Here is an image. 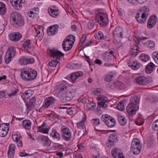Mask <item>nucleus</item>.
Returning <instances> with one entry per match:
<instances>
[{"label": "nucleus", "instance_id": "1", "mask_svg": "<svg viewBox=\"0 0 158 158\" xmlns=\"http://www.w3.org/2000/svg\"><path fill=\"white\" fill-rule=\"evenodd\" d=\"M21 77L23 80L31 81L36 77L37 72L31 68L26 67L21 70Z\"/></svg>", "mask_w": 158, "mask_h": 158}, {"label": "nucleus", "instance_id": "2", "mask_svg": "<svg viewBox=\"0 0 158 158\" xmlns=\"http://www.w3.org/2000/svg\"><path fill=\"white\" fill-rule=\"evenodd\" d=\"M10 19L13 26L16 27L22 26L24 23L23 18L18 12H14L12 13Z\"/></svg>", "mask_w": 158, "mask_h": 158}, {"label": "nucleus", "instance_id": "3", "mask_svg": "<svg viewBox=\"0 0 158 158\" xmlns=\"http://www.w3.org/2000/svg\"><path fill=\"white\" fill-rule=\"evenodd\" d=\"M135 17L137 21L141 24L144 23L148 15L149 9L145 6L141 8Z\"/></svg>", "mask_w": 158, "mask_h": 158}, {"label": "nucleus", "instance_id": "4", "mask_svg": "<svg viewBox=\"0 0 158 158\" xmlns=\"http://www.w3.org/2000/svg\"><path fill=\"white\" fill-rule=\"evenodd\" d=\"M139 101L137 96H134L130 98V103H129V116L135 115L138 109L137 104Z\"/></svg>", "mask_w": 158, "mask_h": 158}, {"label": "nucleus", "instance_id": "5", "mask_svg": "<svg viewBox=\"0 0 158 158\" xmlns=\"http://www.w3.org/2000/svg\"><path fill=\"white\" fill-rule=\"evenodd\" d=\"M142 147V143L140 140L137 138L134 139L131 144V151L134 155L139 154L141 151Z\"/></svg>", "mask_w": 158, "mask_h": 158}, {"label": "nucleus", "instance_id": "6", "mask_svg": "<svg viewBox=\"0 0 158 158\" xmlns=\"http://www.w3.org/2000/svg\"><path fill=\"white\" fill-rule=\"evenodd\" d=\"M96 21L99 23L102 27H105L108 25L109 22L108 15L106 13L100 12L96 15Z\"/></svg>", "mask_w": 158, "mask_h": 158}, {"label": "nucleus", "instance_id": "7", "mask_svg": "<svg viewBox=\"0 0 158 158\" xmlns=\"http://www.w3.org/2000/svg\"><path fill=\"white\" fill-rule=\"evenodd\" d=\"M123 29L120 27H116L113 31V41L114 44H118L120 42V39L123 37Z\"/></svg>", "mask_w": 158, "mask_h": 158}, {"label": "nucleus", "instance_id": "8", "mask_svg": "<svg viewBox=\"0 0 158 158\" xmlns=\"http://www.w3.org/2000/svg\"><path fill=\"white\" fill-rule=\"evenodd\" d=\"M148 39V38L146 37H142L139 39H137L136 38H135V39H134V40L135 41V45H134L131 50V57L130 59H135V57L138 55V52H139V49L138 47L136 46V45L138 44L139 42V40L140 41L142 40H145Z\"/></svg>", "mask_w": 158, "mask_h": 158}, {"label": "nucleus", "instance_id": "9", "mask_svg": "<svg viewBox=\"0 0 158 158\" xmlns=\"http://www.w3.org/2000/svg\"><path fill=\"white\" fill-rule=\"evenodd\" d=\"M102 120L104 122L106 125L109 127H112L116 125L115 120L112 117L107 115H103L101 117Z\"/></svg>", "mask_w": 158, "mask_h": 158}, {"label": "nucleus", "instance_id": "10", "mask_svg": "<svg viewBox=\"0 0 158 158\" xmlns=\"http://www.w3.org/2000/svg\"><path fill=\"white\" fill-rule=\"evenodd\" d=\"M98 101V108H106L107 106V103L108 102V99L105 96L99 95L97 98Z\"/></svg>", "mask_w": 158, "mask_h": 158}, {"label": "nucleus", "instance_id": "11", "mask_svg": "<svg viewBox=\"0 0 158 158\" xmlns=\"http://www.w3.org/2000/svg\"><path fill=\"white\" fill-rule=\"evenodd\" d=\"M15 49L13 47L8 48L5 57V62L9 63L11 60V58L14 57L15 53Z\"/></svg>", "mask_w": 158, "mask_h": 158}, {"label": "nucleus", "instance_id": "12", "mask_svg": "<svg viewBox=\"0 0 158 158\" xmlns=\"http://www.w3.org/2000/svg\"><path fill=\"white\" fill-rule=\"evenodd\" d=\"M76 93L75 89H71L68 90L65 96H64V98L61 101L63 102H66L67 101H69L72 100L74 97Z\"/></svg>", "mask_w": 158, "mask_h": 158}, {"label": "nucleus", "instance_id": "13", "mask_svg": "<svg viewBox=\"0 0 158 158\" xmlns=\"http://www.w3.org/2000/svg\"><path fill=\"white\" fill-rule=\"evenodd\" d=\"M49 54L50 56L54 58H56V60H60V57H63L64 54L61 52L57 50L56 49H51L49 50Z\"/></svg>", "mask_w": 158, "mask_h": 158}, {"label": "nucleus", "instance_id": "14", "mask_svg": "<svg viewBox=\"0 0 158 158\" xmlns=\"http://www.w3.org/2000/svg\"><path fill=\"white\" fill-rule=\"evenodd\" d=\"M48 11L50 15L53 17L56 18L59 15V10L56 6H52L48 8Z\"/></svg>", "mask_w": 158, "mask_h": 158}, {"label": "nucleus", "instance_id": "15", "mask_svg": "<svg viewBox=\"0 0 158 158\" xmlns=\"http://www.w3.org/2000/svg\"><path fill=\"white\" fill-rule=\"evenodd\" d=\"M117 136L114 133L111 134L108 138L106 145L108 147H110L113 146L115 143L117 141Z\"/></svg>", "mask_w": 158, "mask_h": 158}, {"label": "nucleus", "instance_id": "16", "mask_svg": "<svg viewBox=\"0 0 158 158\" xmlns=\"http://www.w3.org/2000/svg\"><path fill=\"white\" fill-rule=\"evenodd\" d=\"M73 43L66 38L63 42L62 46L63 49L65 51L70 50L73 47Z\"/></svg>", "mask_w": 158, "mask_h": 158}, {"label": "nucleus", "instance_id": "17", "mask_svg": "<svg viewBox=\"0 0 158 158\" xmlns=\"http://www.w3.org/2000/svg\"><path fill=\"white\" fill-rule=\"evenodd\" d=\"M112 156L113 157H116L117 156L118 158H125L122 151L117 148L113 149L111 151Z\"/></svg>", "mask_w": 158, "mask_h": 158}, {"label": "nucleus", "instance_id": "18", "mask_svg": "<svg viewBox=\"0 0 158 158\" xmlns=\"http://www.w3.org/2000/svg\"><path fill=\"white\" fill-rule=\"evenodd\" d=\"M56 99L52 97H50L46 99L43 106L45 108H47L51 105H52L55 102Z\"/></svg>", "mask_w": 158, "mask_h": 158}, {"label": "nucleus", "instance_id": "19", "mask_svg": "<svg viewBox=\"0 0 158 158\" xmlns=\"http://www.w3.org/2000/svg\"><path fill=\"white\" fill-rule=\"evenodd\" d=\"M140 64L136 61L135 59H130L129 60V67L133 70H137L140 68Z\"/></svg>", "mask_w": 158, "mask_h": 158}, {"label": "nucleus", "instance_id": "20", "mask_svg": "<svg viewBox=\"0 0 158 158\" xmlns=\"http://www.w3.org/2000/svg\"><path fill=\"white\" fill-rule=\"evenodd\" d=\"M14 8L16 10H20L22 7V4L23 3V0H10Z\"/></svg>", "mask_w": 158, "mask_h": 158}, {"label": "nucleus", "instance_id": "21", "mask_svg": "<svg viewBox=\"0 0 158 158\" xmlns=\"http://www.w3.org/2000/svg\"><path fill=\"white\" fill-rule=\"evenodd\" d=\"M59 26L57 24L49 27L47 29V32L49 35H53L56 34L58 30Z\"/></svg>", "mask_w": 158, "mask_h": 158}, {"label": "nucleus", "instance_id": "22", "mask_svg": "<svg viewBox=\"0 0 158 158\" xmlns=\"http://www.w3.org/2000/svg\"><path fill=\"white\" fill-rule=\"evenodd\" d=\"M9 128L7 127L5 123H2L0 125V136L5 137L7 134Z\"/></svg>", "mask_w": 158, "mask_h": 158}, {"label": "nucleus", "instance_id": "23", "mask_svg": "<svg viewBox=\"0 0 158 158\" xmlns=\"http://www.w3.org/2000/svg\"><path fill=\"white\" fill-rule=\"evenodd\" d=\"M157 21V16L155 15H152L149 19L147 24L149 28L153 27L156 24Z\"/></svg>", "mask_w": 158, "mask_h": 158}, {"label": "nucleus", "instance_id": "24", "mask_svg": "<svg viewBox=\"0 0 158 158\" xmlns=\"http://www.w3.org/2000/svg\"><path fill=\"white\" fill-rule=\"evenodd\" d=\"M15 148V144H11L10 145L7 152L8 156L9 158H12L13 157Z\"/></svg>", "mask_w": 158, "mask_h": 158}, {"label": "nucleus", "instance_id": "25", "mask_svg": "<svg viewBox=\"0 0 158 158\" xmlns=\"http://www.w3.org/2000/svg\"><path fill=\"white\" fill-rule=\"evenodd\" d=\"M22 37V35L18 32H15L10 34V40L16 41L19 40Z\"/></svg>", "mask_w": 158, "mask_h": 158}, {"label": "nucleus", "instance_id": "26", "mask_svg": "<svg viewBox=\"0 0 158 158\" xmlns=\"http://www.w3.org/2000/svg\"><path fill=\"white\" fill-rule=\"evenodd\" d=\"M83 75V73L81 71L75 72L72 74L70 77L71 79L73 82H74L76 79L78 77Z\"/></svg>", "mask_w": 158, "mask_h": 158}, {"label": "nucleus", "instance_id": "27", "mask_svg": "<svg viewBox=\"0 0 158 158\" xmlns=\"http://www.w3.org/2000/svg\"><path fill=\"white\" fill-rule=\"evenodd\" d=\"M136 81L137 83L140 85H146L148 83L146 79L143 76L138 77Z\"/></svg>", "mask_w": 158, "mask_h": 158}, {"label": "nucleus", "instance_id": "28", "mask_svg": "<svg viewBox=\"0 0 158 158\" xmlns=\"http://www.w3.org/2000/svg\"><path fill=\"white\" fill-rule=\"evenodd\" d=\"M38 139L44 146L48 145L49 142L48 138L46 136H40L38 137Z\"/></svg>", "mask_w": 158, "mask_h": 158}, {"label": "nucleus", "instance_id": "29", "mask_svg": "<svg viewBox=\"0 0 158 158\" xmlns=\"http://www.w3.org/2000/svg\"><path fill=\"white\" fill-rule=\"evenodd\" d=\"M50 136L54 139H56L57 140L59 141L60 139V134L54 128L52 129V131L50 134Z\"/></svg>", "mask_w": 158, "mask_h": 158}, {"label": "nucleus", "instance_id": "30", "mask_svg": "<svg viewBox=\"0 0 158 158\" xmlns=\"http://www.w3.org/2000/svg\"><path fill=\"white\" fill-rule=\"evenodd\" d=\"M155 67V64L152 62H150L145 68V72L148 74L152 73Z\"/></svg>", "mask_w": 158, "mask_h": 158}, {"label": "nucleus", "instance_id": "31", "mask_svg": "<svg viewBox=\"0 0 158 158\" xmlns=\"http://www.w3.org/2000/svg\"><path fill=\"white\" fill-rule=\"evenodd\" d=\"M31 122L28 120H24L22 122V125L23 127L27 130H29L31 127Z\"/></svg>", "mask_w": 158, "mask_h": 158}, {"label": "nucleus", "instance_id": "32", "mask_svg": "<svg viewBox=\"0 0 158 158\" xmlns=\"http://www.w3.org/2000/svg\"><path fill=\"white\" fill-rule=\"evenodd\" d=\"M147 1V0H129V3L133 5L142 4Z\"/></svg>", "mask_w": 158, "mask_h": 158}, {"label": "nucleus", "instance_id": "33", "mask_svg": "<svg viewBox=\"0 0 158 158\" xmlns=\"http://www.w3.org/2000/svg\"><path fill=\"white\" fill-rule=\"evenodd\" d=\"M118 120L119 123L122 125H125L127 122V120L123 116L118 115Z\"/></svg>", "mask_w": 158, "mask_h": 158}, {"label": "nucleus", "instance_id": "34", "mask_svg": "<svg viewBox=\"0 0 158 158\" xmlns=\"http://www.w3.org/2000/svg\"><path fill=\"white\" fill-rule=\"evenodd\" d=\"M94 36L98 40H104L106 38V36H104L103 33L101 31H99L97 33H96Z\"/></svg>", "mask_w": 158, "mask_h": 158}, {"label": "nucleus", "instance_id": "35", "mask_svg": "<svg viewBox=\"0 0 158 158\" xmlns=\"http://www.w3.org/2000/svg\"><path fill=\"white\" fill-rule=\"evenodd\" d=\"M31 45L30 40H27L23 43L22 47L24 50H27L30 47Z\"/></svg>", "mask_w": 158, "mask_h": 158}, {"label": "nucleus", "instance_id": "36", "mask_svg": "<svg viewBox=\"0 0 158 158\" xmlns=\"http://www.w3.org/2000/svg\"><path fill=\"white\" fill-rule=\"evenodd\" d=\"M6 9L5 7V4L2 2H0V14L4 15L6 12Z\"/></svg>", "mask_w": 158, "mask_h": 158}, {"label": "nucleus", "instance_id": "37", "mask_svg": "<svg viewBox=\"0 0 158 158\" xmlns=\"http://www.w3.org/2000/svg\"><path fill=\"white\" fill-rule=\"evenodd\" d=\"M27 58L25 56H22L19 59V64L21 65L27 64Z\"/></svg>", "mask_w": 158, "mask_h": 158}, {"label": "nucleus", "instance_id": "38", "mask_svg": "<svg viewBox=\"0 0 158 158\" xmlns=\"http://www.w3.org/2000/svg\"><path fill=\"white\" fill-rule=\"evenodd\" d=\"M115 86L117 88L123 89L125 87V85L123 82L117 81L115 83Z\"/></svg>", "mask_w": 158, "mask_h": 158}, {"label": "nucleus", "instance_id": "39", "mask_svg": "<svg viewBox=\"0 0 158 158\" xmlns=\"http://www.w3.org/2000/svg\"><path fill=\"white\" fill-rule=\"evenodd\" d=\"M61 131V134H68L69 133H70V131L69 128L66 126H62Z\"/></svg>", "mask_w": 158, "mask_h": 158}, {"label": "nucleus", "instance_id": "40", "mask_svg": "<svg viewBox=\"0 0 158 158\" xmlns=\"http://www.w3.org/2000/svg\"><path fill=\"white\" fill-rule=\"evenodd\" d=\"M92 155L95 158H98L100 157L99 152L95 148H93L92 150Z\"/></svg>", "mask_w": 158, "mask_h": 158}, {"label": "nucleus", "instance_id": "41", "mask_svg": "<svg viewBox=\"0 0 158 158\" xmlns=\"http://www.w3.org/2000/svg\"><path fill=\"white\" fill-rule=\"evenodd\" d=\"M149 56L143 53L139 56V58L143 61L146 62L149 59Z\"/></svg>", "mask_w": 158, "mask_h": 158}, {"label": "nucleus", "instance_id": "42", "mask_svg": "<svg viewBox=\"0 0 158 158\" xmlns=\"http://www.w3.org/2000/svg\"><path fill=\"white\" fill-rule=\"evenodd\" d=\"M118 109L121 111H123L124 109V102L123 101H121L117 106Z\"/></svg>", "mask_w": 158, "mask_h": 158}, {"label": "nucleus", "instance_id": "43", "mask_svg": "<svg viewBox=\"0 0 158 158\" xmlns=\"http://www.w3.org/2000/svg\"><path fill=\"white\" fill-rule=\"evenodd\" d=\"M85 119L83 118L80 122L77 123V126L79 129H83L85 128L84 123Z\"/></svg>", "mask_w": 158, "mask_h": 158}, {"label": "nucleus", "instance_id": "44", "mask_svg": "<svg viewBox=\"0 0 158 158\" xmlns=\"http://www.w3.org/2000/svg\"><path fill=\"white\" fill-rule=\"evenodd\" d=\"M113 77V75L112 73H110L109 74L106 75L104 78L105 81L109 82L112 80V78Z\"/></svg>", "mask_w": 158, "mask_h": 158}, {"label": "nucleus", "instance_id": "45", "mask_svg": "<svg viewBox=\"0 0 158 158\" xmlns=\"http://www.w3.org/2000/svg\"><path fill=\"white\" fill-rule=\"evenodd\" d=\"M37 130L38 131L41 133L47 134L48 133L49 131L48 129L44 128L43 127H42V126L39 127L38 128Z\"/></svg>", "mask_w": 158, "mask_h": 158}, {"label": "nucleus", "instance_id": "46", "mask_svg": "<svg viewBox=\"0 0 158 158\" xmlns=\"http://www.w3.org/2000/svg\"><path fill=\"white\" fill-rule=\"evenodd\" d=\"M59 61L60 60H53L49 61L48 63V64L51 67H55L57 64L59 63Z\"/></svg>", "mask_w": 158, "mask_h": 158}, {"label": "nucleus", "instance_id": "47", "mask_svg": "<svg viewBox=\"0 0 158 158\" xmlns=\"http://www.w3.org/2000/svg\"><path fill=\"white\" fill-rule=\"evenodd\" d=\"M62 136L63 138L65 140L69 141L71 138V133H69L65 134H62Z\"/></svg>", "mask_w": 158, "mask_h": 158}, {"label": "nucleus", "instance_id": "48", "mask_svg": "<svg viewBox=\"0 0 158 158\" xmlns=\"http://www.w3.org/2000/svg\"><path fill=\"white\" fill-rule=\"evenodd\" d=\"M152 127L153 130L158 131V119L153 122Z\"/></svg>", "mask_w": 158, "mask_h": 158}, {"label": "nucleus", "instance_id": "49", "mask_svg": "<svg viewBox=\"0 0 158 158\" xmlns=\"http://www.w3.org/2000/svg\"><path fill=\"white\" fill-rule=\"evenodd\" d=\"M152 57L154 59L155 61L157 64H158V52H154L152 54Z\"/></svg>", "mask_w": 158, "mask_h": 158}, {"label": "nucleus", "instance_id": "50", "mask_svg": "<svg viewBox=\"0 0 158 158\" xmlns=\"http://www.w3.org/2000/svg\"><path fill=\"white\" fill-rule=\"evenodd\" d=\"M146 44H148V47L151 49L154 48L155 46V43L151 40H148L146 42Z\"/></svg>", "mask_w": 158, "mask_h": 158}, {"label": "nucleus", "instance_id": "51", "mask_svg": "<svg viewBox=\"0 0 158 158\" xmlns=\"http://www.w3.org/2000/svg\"><path fill=\"white\" fill-rule=\"evenodd\" d=\"M19 89L14 88L11 90V93L8 94V96H14L16 95Z\"/></svg>", "mask_w": 158, "mask_h": 158}, {"label": "nucleus", "instance_id": "52", "mask_svg": "<svg viewBox=\"0 0 158 158\" xmlns=\"http://www.w3.org/2000/svg\"><path fill=\"white\" fill-rule=\"evenodd\" d=\"M26 98H28L31 95V91L30 89L26 90L23 94Z\"/></svg>", "mask_w": 158, "mask_h": 158}, {"label": "nucleus", "instance_id": "53", "mask_svg": "<svg viewBox=\"0 0 158 158\" xmlns=\"http://www.w3.org/2000/svg\"><path fill=\"white\" fill-rule=\"evenodd\" d=\"M149 102L151 103H155L158 102V98L156 97H151L149 98Z\"/></svg>", "mask_w": 158, "mask_h": 158}, {"label": "nucleus", "instance_id": "54", "mask_svg": "<svg viewBox=\"0 0 158 158\" xmlns=\"http://www.w3.org/2000/svg\"><path fill=\"white\" fill-rule=\"evenodd\" d=\"M19 135L18 134L13 135H12V139L13 141L16 142H19L20 140L19 139Z\"/></svg>", "mask_w": 158, "mask_h": 158}, {"label": "nucleus", "instance_id": "55", "mask_svg": "<svg viewBox=\"0 0 158 158\" xmlns=\"http://www.w3.org/2000/svg\"><path fill=\"white\" fill-rule=\"evenodd\" d=\"M95 106L94 104L93 103H88L87 105L88 109L90 110H92L93 108Z\"/></svg>", "mask_w": 158, "mask_h": 158}, {"label": "nucleus", "instance_id": "56", "mask_svg": "<svg viewBox=\"0 0 158 158\" xmlns=\"http://www.w3.org/2000/svg\"><path fill=\"white\" fill-rule=\"evenodd\" d=\"M66 38H67V39L69 40L71 42L73 43V44L75 40V37L73 35H70L69 37H67Z\"/></svg>", "mask_w": 158, "mask_h": 158}, {"label": "nucleus", "instance_id": "57", "mask_svg": "<svg viewBox=\"0 0 158 158\" xmlns=\"http://www.w3.org/2000/svg\"><path fill=\"white\" fill-rule=\"evenodd\" d=\"M88 27L90 29H92L94 26L93 21L91 20L89 21L88 23Z\"/></svg>", "mask_w": 158, "mask_h": 158}, {"label": "nucleus", "instance_id": "58", "mask_svg": "<svg viewBox=\"0 0 158 158\" xmlns=\"http://www.w3.org/2000/svg\"><path fill=\"white\" fill-rule=\"evenodd\" d=\"M26 106H27V110L30 111L33 108L34 105H33L32 104H30L29 102H28L26 103Z\"/></svg>", "mask_w": 158, "mask_h": 158}, {"label": "nucleus", "instance_id": "59", "mask_svg": "<svg viewBox=\"0 0 158 158\" xmlns=\"http://www.w3.org/2000/svg\"><path fill=\"white\" fill-rule=\"evenodd\" d=\"M26 106H27V110L30 111L33 108L34 105H33L32 104H30L29 102H28L26 103Z\"/></svg>", "mask_w": 158, "mask_h": 158}, {"label": "nucleus", "instance_id": "60", "mask_svg": "<svg viewBox=\"0 0 158 158\" xmlns=\"http://www.w3.org/2000/svg\"><path fill=\"white\" fill-rule=\"evenodd\" d=\"M94 94L97 96L99 95V94L101 93V89L100 88L97 89L94 91Z\"/></svg>", "mask_w": 158, "mask_h": 158}, {"label": "nucleus", "instance_id": "61", "mask_svg": "<svg viewBox=\"0 0 158 158\" xmlns=\"http://www.w3.org/2000/svg\"><path fill=\"white\" fill-rule=\"evenodd\" d=\"M77 146L78 147V150L80 151H82L85 148V146L83 145V144H78Z\"/></svg>", "mask_w": 158, "mask_h": 158}, {"label": "nucleus", "instance_id": "62", "mask_svg": "<svg viewBox=\"0 0 158 158\" xmlns=\"http://www.w3.org/2000/svg\"><path fill=\"white\" fill-rule=\"evenodd\" d=\"M27 64H32L34 62V59L33 57L27 58Z\"/></svg>", "mask_w": 158, "mask_h": 158}, {"label": "nucleus", "instance_id": "63", "mask_svg": "<svg viewBox=\"0 0 158 158\" xmlns=\"http://www.w3.org/2000/svg\"><path fill=\"white\" fill-rule=\"evenodd\" d=\"M36 34L37 36L39 37L41 39L42 38V34L43 33V31H38V30H36Z\"/></svg>", "mask_w": 158, "mask_h": 158}, {"label": "nucleus", "instance_id": "64", "mask_svg": "<svg viewBox=\"0 0 158 158\" xmlns=\"http://www.w3.org/2000/svg\"><path fill=\"white\" fill-rule=\"evenodd\" d=\"M19 155L21 157H24L26 156L30 157L31 155V154H27L25 152H21L19 153Z\"/></svg>", "mask_w": 158, "mask_h": 158}]
</instances>
